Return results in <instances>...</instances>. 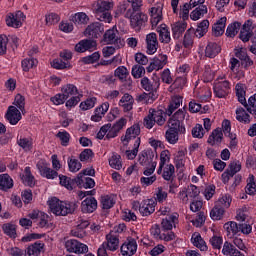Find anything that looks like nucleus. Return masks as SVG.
I'll list each match as a JSON object with an SVG mask.
<instances>
[{
    "mask_svg": "<svg viewBox=\"0 0 256 256\" xmlns=\"http://www.w3.org/2000/svg\"><path fill=\"white\" fill-rule=\"evenodd\" d=\"M113 7H115L113 0H97L92 4V11L98 21L111 23L113 21V15H111Z\"/></svg>",
    "mask_w": 256,
    "mask_h": 256,
    "instance_id": "nucleus-1",
    "label": "nucleus"
},
{
    "mask_svg": "<svg viewBox=\"0 0 256 256\" xmlns=\"http://www.w3.org/2000/svg\"><path fill=\"white\" fill-rule=\"evenodd\" d=\"M51 213L57 216L65 217L71 213H75L79 204L77 202H65L53 197L48 201Z\"/></svg>",
    "mask_w": 256,
    "mask_h": 256,
    "instance_id": "nucleus-2",
    "label": "nucleus"
},
{
    "mask_svg": "<svg viewBox=\"0 0 256 256\" xmlns=\"http://www.w3.org/2000/svg\"><path fill=\"white\" fill-rule=\"evenodd\" d=\"M125 17L126 19H130L131 28L136 31H139L148 19L147 15L141 12L131 14V9L126 12Z\"/></svg>",
    "mask_w": 256,
    "mask_h": 256,
    "instance_id": "nucleus-3",
    "label": "nucleus"
},
{
    "mask_svg": "<svg viewBox=\"0 0 256 256\" xmlns=\"http://www.w3.org/2000/svg\"><path fill=\"white\" fill-rule=\"evenodd\" d=\"M7 27L13 29H19L23 27V21H25V14L22 11L9 12L5 17Z\"/></svg>",
    "mask_w": 256,
    "mask_h": 256,
    "instance_id": "nucleus-4",
    "label": "nucleus"
},
{
    "mask_svg": "<svg viewBox=\"0 0 256 256\" xmlns=\"http://www.w3.org/2000/svg\"><path fill=\"white\" fill-rule=\"evenodd\" d=\"M36 167L41 177H44L45 179H56V177H59L57 170L51 169L49 163L43 159L37 162Z\"/></svg>",
    "mask_w": 256,
    "mask_h": 256,
    "instance_id": "nucleus-5",
    "label": "nucleus"
},
{
    "mask_svg": "<svg viewBox=\"0 0 256 256\" xmlns=\"http://www.w3.org/2000/svg\"><path fill=\"white\" fill-rule=\"evenodd\" d=\"M229 91H231V84L227 80H221L215 82L214 84V95L218 97V99H225L227 95H229Z\"/></svg>",
    "mask_w": 256,
    "mask_h": 256,
    "instance_id": "nucleus-6",
    "label": "nucleus"
},
{
    "mask_svg": "<svg viewBox=\"0 0 256 256\" xmlns=\"http://www.w3.org/2000/svg\"><path fill=\"white\" fill-rule=\"evenodd\" d=\"M65 248L69 253H76L78 255L82 253H87V251H89V247H87V245L75 239L67 240L65 243Z\"/></svg>",
    "mask_w": 256,
    "mask_h": 256,
    "instance_id": "nucleus-7",
    "label": "nucleus"
},
{
    "mask_svg": "<svg viewBox=\"0 0 256 256\" xmlns=\"http://www.w3.org/2000/svg\"><path fill=\"white\" fill-rule=\"evenodd\" d=\"M162 228L158 224H154L151 229L150 233L153 235L154 239H160V241H173L175 239V233L173 232H162Z\"/></svg>",
    "mask_w": 256,
    "mask_h": 256,
    "instance_id": "nucleus-8",
    "label": "nucleus"
},
{
    "mask_svg": "<svg viewBox=\"0 0 256 256\" xmlns=\"http://www.w3.org/2000/svg\"><path fill=\"white\" fill-rule=\"evenodd\" d=\"M4 118L10 125H17L23 119V116L21 115V110L17 109V107L9 106Z\"/></svg>",
    "mask_w": 256,
    "mask_h": 256,
    "instance_id": "nucleus-9",
    "label": "nucleus"
},
{
    "mask_svg": "<svg viewBox=\"0 0 256 256\" xmlns=\"http://www.w3.org/2000/svg\"><path fill=\"white\" fill-rule=\"evenodd\" d=\"M165 65H167V55L159 54L152 59V62L146 68V71L148 73H153V71H159L160 69H163Z\"/></svg>",
    "mask_w": 256,
    "mask_h": 256,
    "instance_id": "nucleus-10",
    "label": "nucleus"
},
{
    "mask_svg": "<svg viewBox=\"0 0 256 256\" xmlns=\"http://www.w3.org/2000/svg\"><path fill=\"white\" fill-rule=\"evenodd\" d=\"M146 53L148 55H155L157 53V49L159 48V40H157V34L155 32H151L146 35Z\"/></svg>",
    "mask_w": 256,
    "mask_h": 256,
    "instance_id": "nucleus-11",
    "label": "nucleus"
},
{
    "mask_svg": "<svg viewBox=\"0 0 256 256\" xmlns=\"http://www.w3.org/2000/svg\"><path fill=\"white\" fill-rule=\"evenodd\" d=\"M139 135H141V126L139 124H134L127 128L125 135L121 137V141L126 144L129 143V141H132V139L137 141V139H141Z\"/></svg>",
    "mask_w": 256,
    "mask_h": 256,
    "instance_id": "nucleus-12",
    "label": "nucleus"
},
{
    "mask_svg": "<svg viewBox=\"0 0 256 256\" xmlns=\"http://www.w3.org/2000/svg\"><path fill=\"white\" fill-rule=\"evenodd\" d=\"M161 83L159 81V78H153L149 79L147 77H144L141 79V87L144 89V91H147L148 93H155L157 94V89H159Z\"/></svg>",
    "mask_w": 256,
    "mask_h": 256,
    "instance_id": "nucleus-13",
    "label": "nucleus"
},
{
    "mask_svg": "<svg viewBox=\"0 0 256 256\" xmlns=\"http://www.w3.org/2000/svg\"><path fill=\"white\" fill-rule=\"evenodd\" d=\"M126 125H127V119L125 118H120L116 123L113 124V126H111L110 124V128L108 130L106 138L115 139V137L119 135L123 127H125Z\"/></svg>",
    "mask_w": 256,
    "mask_h": 256,
    "instance_id": "nucleus-14",
    "label": "nucleus"
},
{
    "mask_svg": "<svg viewBox=\"0 0 256 256\" xmlns=\"http://www.w3.org/2000/svg\"><path fill=\"white\" fill-rule=\"evenodd\" d=\"M120 251L123 256L135 255V253H137V241L133 238L128 239L122 244Z\"/></svg>",
    "mask_w": 256,
    "mask_h": 256,
    "instance_id": "nucleus-15",
    "label": "nucleus"
},
{
    "mask_svg": "<svg viewBox=\"0 0 256 256\" xmlns=\"http://www.w3.org/2000/svg\"><path fill=\"white\" fill-rule=\"evenodd\" d=\"M33 223L43 229V227H47L49 225V215L45 214V212L34 210L33 212Z\"/></svg>",
    "mask_w": 256,
    "mask_h": 256,
    "instance_id": "nucleus-16",
    "label": "nucleus"
},
{
    "mask_svg": "<svg viewBox=\"0 0 256 256\" xmlns=\"http://www.w3.org/2000/svg\"><path fill=\"white\" fill-rule=\"evenodd\" d=\"M119 32L115 29L107 30L104 34V41L112 45H117L118 47H123V40L119 38Z\"/></svg>",
    "mask_w": 256,
    "mask_h": 256,
    "instance_id": "nucleus-17",
    "label": "nucleus"
},
{
    "mask_svg": "<svg viewBox=\"0 0 256 256\" xmlns=\"http://www.w3.org/2000/svg\"><path fill=\"white\" fill-rule=\"evenodd\" d=\"M103 31V25L99 22L92 23L87 26L84 35L90 37L91 39H97L101 32Z\"/></svg>",
    "mask_w": 256,
    "mask_h": 256,
    "instance_id": "nucleus-18",
    "label": "nucleus"
},
{
    "mask_svg": "<svg viewBox=\"0 0 256 256\" xmlns=\"http://www.w3.org/2000/svg\"><path fill=\"white\" fill-rule=\"evenodd\" d=\"M74 181L80 189H93L95 187V180L91 177H83V174H78Z\"/></svg>",
    "mask_w": 256,
    "mask_h": 256,
    "instance_id": "nucleus-19",
    "label": "nucleus"
},
{
    "mask_svg": "<svg viewBox=\"0 0 256 256\" xmlns=\"http://www.w3.org/2000/svg\"><path fill=\"white\" fill-rule=\"evenodd\" d=\"M140 213L143 217H149V215L155 213V201L151 199L144 200L141 203Z\"/></svg>",
    "mask_w": 256,
    "mask_h": 256,
    "instance_id": "nucleus-20",
    "label": "nucleus"
},
{
    "mask_svg": "<svg viewBox=\"0 0 256 256\" xmlns=\"http://www.w3.org/2000/svg\"><path fill=\"white\" fill-rule=\"evenodd\" d=\"M222 141H223V130H221V128H216L210 134L207 140V143H209V145L213 147L215 145H221Z\"/></svg>",
    "mask_w": 256,
    "mask_h": 256,
    "instance_id": "nucleus-21",
    "label": "nucleus"
},
{
    "mask_svg": "<svg viewBox=\"0 0 256 256\" xmlns=\"http://www.w3.org/2000/svg\"><path fill=\"white\" fill-rule=\"evenodd\" d=\"M150 111L154 119V124L156 123V125H159L160 127L165 125V122L167 121V112L159 109L155 110L153 108H150Z\"/></svg>",
    "mask_w": 256,
    "mask_h": 256,
    "instance_id": "nucleus-22",
    "label": "nucleus"
},
{
    "mask_svg": "<svg viewBox=\"0 0 256 256\" xmlns=\"http://www.w3.org/2000/svg\"><path fill=\"white\" fill-rule=\"evenodd\" d=\"M16 143L25 153H29L33 150V138L31 137H17Z\"/></svg>",
    "mask_w": 256,
    "mask_h": 256,
    "instance_id": "nucleus-23",
    "label": "nucleus"
},
{
    "mask_svg": "<svg viewBox=\"0 0 256 256\" xmlns=\"http://www.w3.org/2000/svg\"><path fill=\"white\" fill-rule=\"evenodd\" d=\"M81 209L83 213H93L97 209V200L94 197H88L82 201Z\"/></svg>",
    "mask_w": 256,
    "mask_h": 256,
    "instance_id": "nucleus-24",
    "label": "nucleus"
},
{
    "mask_svg": "<svg viewBox=\"0 0 256 256\" xmlns=\"http://www.w3.org/2000/svg\"><path fill=\"white\" fill-rule=\"evenodd\" d=\"M221 53V46L216 42H209L205 49V57H209V59H214L218 54Z\"/></svg>",
    "mask_w": 256,
    "mask_h": 256,
    "instance_id": "nucleus-25",
    "label": "nucleus"
},
{
    "mask_svg": "<svg viewBox=\"0 0 256 256\" xmlns=\"http://www.w3.org/2000/svg\"><path fill=\"white\" fill-rule=\"evenodd\" d=\"M135 103V99L129 93H126L122 96L119 101V107H122L125 112L131 111L133 109V104Z\"/></svg>",
    "mask_w": 256,
    "mask_h": 256,
    "instance_id": "nucleus-26",
    "label": "nucleus"
},
{
    "mask_svg": "<svg viewBox=\"0 0 256 256\" xmlns=\"http://www.w3.org/2000/svg\"><path fill=\"white\" fill-rule=\"evenodd\" d=\"M104 245L107 247L108 251H117V249H119V238L113 234H107Z\"/></svg>",
    "mask_w": 256,
    "mask_h": 256,
    "instance_id": "nucleus-27",
    "label": "nucleus"
},
{
    "mask_svg": "<svg viewBox=\"0 0 256 256\" xmlns=\"http://www.w3.org/2000/svg\"><path fill=\"white\" fill-rule=\"evenodd\" d=\"M159 33V41L161 43H171V32H169V27L167 25L162 24L159 28H157Z\"/></svg>",
    "mask_w": 256,
    "mask_h": 256,
    "instance_id": "nucleus-28",
    "label": "nucleus"
},
{
    "mask_svg": "<svg viewBox=\"0 0 256 256\" xmlns=\"http://www.w3.org/2000/svg\"><path fill=\"white\" fill-rule=\"evenodd\" d=\"M107 111H109V102H105L100 107L96 108L95 114L92 115L91 120L95 123H99Z\"/></svg>",
    "mask_w": 256,
    "mask_h": 256,
    "instance_id": "nucleus-29",
    "label": "nucleus"
},
{
    "mask_svg": "<svg viewBox=\"0 0 256 256\" xmlns=\"http://www.w3.org/2000/svg\"><path fill=\"white\" fill-rule=\"evenodd\" d=\"M155 158V153L153 151L148 150V151H143L139 155V163L143 167H147V165H151V161H154L153 159Z\"/></svg>",
    "mask_w": 256,
    "mask_h": 256,
    "instance_id": "nucleus-30",
    "label": "nucleus"
},
{
    "mask_svg": "<svg viewBox=\"0 0 256 256\" xmlns=\"http://www.w3.org/2000/svg\"><path fill=\"white\" fill-rule=\"evenodd\" d=\"M11 256H33V244H30L26 250H22L19 247H12L9 250Z\"/></svg>",
    "mask_w": 256,
    "mask_h": 256,
    "instance_id": "nucleus-31",
    "label": "nucleus"
},
{
    "mask_svg": "<svg viewBox=\"0 0 256 256\" xmlns=\"http://www.w3.org/2000/svg\"><path fill=\"white\" fill-rule=\"evenodd\" d=\"M185 29H187V23L185 22H176L172 24V35L174 39H180L181 35L185 33Z\"/></svg>",
    "mask_w": 256,
    "mask_h": 256,
    "instance_id": "nucleus-32",
    "label": "nucleus"
},
{
    "mask_svg": "<svg viewBox=\"0 0 256 256\" xmlns=\"http://www.w3.org/2000/svg\"><path fill=\"white\" fill-rule=\"evenodd\" d=\"M181 103H183V97L181 96H173L172 100L166 110V114L171 117V115H173V112L176 109H179V107H181Z\"/></svg>",
    "mask_w": 256,
    "mask_h": 256,
    "instance_id": "nucleus-33",
    "label": "nucleus"
},
{
    "mask_svg": "<svg viewBox=\"0 0 256 256\" xmlns=\"http://www.w3.org/2000/svg\"><path fill=\"white\" fill-rule=\"evenodd\" d=\"M9 189H13V178L9 174L0 175V190L9 191Z\"/></svg>",
    "mask_w": 256,
    "mask_h": 256,
    "instance_id": "nucleus-34",
    "label": "nucleus"
},
{
    "mask_svg": "<svg viewBox=\"0 0 256 256\" xmlns=\"http://www.w3.org/2000/svg\"><path fill=\"white\" fill-rule=\"evenodd\" d=\"M227 23V17L220 18L213 26V33L215 37H220L225 33V24Z\"/></svg>",
    "mask_w": 256,
    "mask_h": 256,
    "instance_id": "nucleus-35",
    "label": "nucleus"
},
{
    "mask_svg": "<svg viewBox=\"0 0 256 256\" xmlns=\"http://www.w3.org/2000/svg\"><path fill=\"white\" fill-rule=\"evenodd\" d=\"M2 231L4 235H7V237H10V239H15L17 237V225L13 223L3 224Z\"/></svg>",
    "mask_w": 256,
    "mask_h": 256,
    "instance_id": "nucleus-36",
    "label": "nucleus"
},
{
    "mask_svg": "<svg viewBox=\"0 0 256 256\" xmlns=\"http://www.w3.org/2000/svg\"><path fill=\"white\" fill-rule=\"evenodd\" d=\"M224 229L227 233V237L232 239L234 235H237L239 233V224L235 221H230L224 224Z\"/></svg>",
    "mask_w": 256,
    "mask_h": 256,
    "instance_id": "nucleus-37",
    "label": "nucleus"
},
{
    "mask_svg": "<svg viewBox=\"0 0 256 256\" xmlns=\"http://www.w3.org/2000/svg\"><path fill=\"white\" fill-rule=\"evenodd\" d=\"M207 31H209V20H203L198 24L194 31V35L198 37V39H201V37H205Z\"/></svg>",
    "mask_w": 256,
    "mask_h": 256,
    "instance_id": "nucleus-38",
    "label": "nucleus"
},
{
    "mask_svg": "<svg viewBox=\"0 0 256 256\" xmlns=\"http://www.w3.org/2000/svg\"><path fill=\"white\" fill-rule=\"evenodd\" d=\"M191 241L193 243L194 247H197V249H200V251H207V244L205 243V240L201 237V234L194 233L192 235Z\"/></svg>",
    "mask_w": 256,
    "mask_h": 256,
    "instance_id": "nucleus-39",
    "label": "nucleus"
},
{
    "mask_svg": "<svg viewBox=\"0 0 256 256\" xmlns=\"http://www.w3.org/2000/svg\"><path fill=\"white\" fill-rule=\"evenodd\" d=\"M177 222V216L171 215L168 218L162 219L161 229L162 231H171L173 229V225Z\"/></svg>",
    "mask_w": 256,
    "mask_h": 256,
    "instance_id": "nucleus-40",
    "label": "nucleus"
},
{
    "mask_svg": "<svg viewBox=\"0 0 256 256\" xmlns=\"http://www.w3.org/2000/svg\"><path fill=\"white\" fill-rule=\"evenodd\" d=\"M61 91L66 99H69V97H73L75 95H79V90L77 89V86L73 84L64 85Z\"/></svg>",
    "mask_w": 256,
    "mask_h": 256,
    "instance_id": "nucleus-41",
    "label": "nucleus"
},
{
    "mask_svg": "<svg viewBox=\"0 0 256 256\" xmlns=\"http://www.w3.org/2000/svg\"><path fill=\"white\" fill-rule=\"evenodd\" d=\"M242 105L245 107L246 111L256 119V94L248 99V103L246 101L245 104Z\"/></svg>",
    "mask_w": 256,
    "mask_h": 256,
    "instance_id": "nucleus-42",
    "label": "nucleus"
},
{
    "mask_svg": "<svg viewBox=\"0 0 256 256\" xmlns=\"http://www.w3.org/2000/svg\"><path fill=\"white\" fill-rule=\"evenodd\" d=\"M204 15H207V6L200 5L191 12L190 18L192 19V21H199V19H201V17H203Z\"/></svg>",
    "mask_w": 256,
    "mask_h": 256,
    "instance_id": "nucleus-43",
    "label": "nucleus"
},
{
    "mask_svg": "<svg viewBox=\"0 0 256 256\" xmlns=\"http://www.w3.org/2000/svg\"><path fill=\"white\" fill-rule=\"evenodd\" d=\"M250 115L243 108L236 109V119L239 123H244V125H248L251 123Z\"/></svg>",
    "mask_w": 256,
    "mask_h": 256,
    "instance_id": "nucleus-44",
    "label": "nucleus"
},
{
    "mask_svg": "<svg viewBox=\"0 0 256 256\" xmlns=\"http://www.w3.org/2000/svg\"><path fill=\"white\" fill-rule=\"evenodd\" d=\"M10 107H16L17 110L21 111V113H25V96L21 94H16L14 97L13 105Z\"/></svg>",
    "mask_w": 256,
    "mask_h": 256,
    "instance_id": "nucleus-45",
    "label": "nucleus"
},
{
    "mask_svg": "<svg viewBox=\"0 0 256 256\" xmlns=\"http://www.w3.org/2000/svg\"><path fill=\"white\" fill-rule=\"evenodd\" d=\"M233 201V199L231 198V195L229 194H225L222 197H220L218 199V201L215 202V205H217V207H221L222 209H229V207H231V202Z\"/></svg>",
    "mask_w": 256,
    "mask_h": 256,
    "instance_id": "nucleus-46",
    "label": "nucleus"
},
{
    "mask_svg": "<svg viewBox=\"0 0 256 256\" xmlns=\"http://www.w3.org/2000/svg\"><path fill=\"white\" fill-rule=\"evenodd\" d=\"M71 21L78 25H87L89 23V16L85 12H78L71 17Z\"/></svg>",
    "mask_w": 256,
    "mask_h": 256,
    "instance_id": "nucleus-47",
    "label": "nucleus"
},
{
    "mask_svg": "<svg viewBox=\"0 0 256 256\" xmlns=\"http://www.w3.org/2000/svg\"><path fill=\"white\" fill-rule=\"evenodd\" d=\"M223 215H225V209L215 204L210 212L211 219H213V221H221V219H223Z\"/></svg>",
    "mask_w": 256,
    "mask_h": 256,
    "instance_id": "nucleus-48",
    "label": "nucleus"
},
{
    "mask_svg": "<svg viewBox=\"0 0 256 256\" xmlns=\"http://www.w3.org/2000/svg\"><path fill=\"white\" fill-rule=\"evenodd\" d=\"M22 182L27 187H33V174L31 173V167L27 166L24 169V174L21 177Z\"/></svg>",
    "mask_w": 256,
    "mask_h": 256,
    "instance_id": "nucleus-49",
    "label": "nucleus"
},
{
    "mask_svg": "<svg viewBox=\"0 0 256 256\" xmlns=\"http://www.w3.org/2000/svg\"><path fill=\"white\" fill-rule=\"evenodd\" d=\"M165 139L170 145H176L179 142V132L177 130H167L165 133Z\"/></svg>",
    "mask_w": 256,
    "mask_h": 256,
    "instance_id": "nucleus-50",
    "label": "nucleus"
},
{
    "mask_svg": "<svg viewBox=\"0 0 256 256\" xmlns=\"http://www.w3.org/2000/svg\"><path fill=\"white\" fill-rule=\"evenodd\" d=\"M173 175H175V166L168 164L165 166L162 177L165 181H173Z\"/></svg>",
    "mask_w": 256,
    "mask_h": 256,
    "instance_id": "nucleus-51",
    "label": "nucleus"
},
{
    "mask_svg": "<svg viewBox=\"0 0 256 256\" xmlns=\"http://www.w3.org/2000/svg\"><path fill=\"white\" fill-rule=\"evenodd\" d=\"M155 99H157V94L149 92L140 94L137 101H140L141 103H153Z\"/></svg>",
    "mask_w": 256,
    "mask_h": 256,
    "instance_id": "nucleus-52",
    "label": "nucleus"
},
{
    "mask_svg": "<svg viewBox=\"0 0 256 256\" xmlns=\"http://www.w3.org/2000/svg\"><path fill=\"white\" fill-rule=\"evenodd\" d=\"M236 96L238 97V101L239 103H241V105H245V102L247 101V99L245 98V85L243 84H237L236 87Z\"/></svg>",
    "mask_w": 256,
    "mask_h": 256,
    "instance_id": "nucleus-53",
    "label": "nucleus"
},
{
    "mask_svg": "<svg viewBox=\"0 0 256 256\" xmlns=\"http://www.w3.org/2000/svg\"><path fill=\"white\" fill-rule=\"evenodd\" d=\"M141 146V138H137L134 142V148L132 150L126 151L127 159H135L139 153V147Z\"/></svg>",
    "mask_w": 256,
    "mask_h": 256,
    "instance_id": "nucleus-54",
    "label": "nucleus"
},
{
    "mask_svg": "<svg viewBox=\"0 0 256 256\" xmlns=\"http://www.w3.org/2000/svg\"><path fill=\"white\" fill-rule=\"evenodd\" d=\"M109 165L112 169H116L119 171L123 164L121 163V156L119 154H113L109 159Z\"/></svg>",
    "mask_w": 256,
    "mask_h": 256,
    "instance_id": "nucleus-55",
    "label": "nucleus"
},
{
    "mask_svg": "<svg viewBox=\"0 0 256 256\" xmlns=\"http://www.w3.org/2000/svg\"><path fill=\"white\" fill-rule=\"evenodd\" d=\"M68 166H69V171H71V173H77V171H80L81 167H83L81 162H79L73 156L70 159H68Z\"/></svg>",
    "mask_w": 256,
    "mask_h": 256,
    "instance_id": "nucleus-56",
    "label": "nucleus"
},
{
    "mask_svg": "<svg viewBox=\"0 0 256 256\" xmlns=\"http://www.w3.org/2000/svg\"><path fill=\"white\" fill-rule=\"evenodd\" d=\"M239 29H241V23L234 22V23L230 24L226 30L227 37H235V35H237V33H239Z\"/></svg>",
    "mask_w": 256,
    "mask_h": 256,
    "instance_id": "nucleus-57",
    "label": "nucleus"
},
{
    "mask_svg": "<svg viewBox=\"0 0 256 256\" xmlns=\"http://www.w3.org/2000/svg\"><path fill=\"white\" fill-rule=\"evenodd\" d=\"M225 137H229V139H236L235 134L231 133V121L229 120H224L222 122V129Z\"/></svg>",
    "mask_w": 256,
    "mask_h": 256,
    "instance_id": "nucleus-58",
    "label": "nucleus"
},
{
    "mask_svg": "<svg viewBox=\"0 0 256 256\" xmlns=\"http://www.w3.org/2000/svg\"><path fill=\"white\" fill-rule=\"evenodd\" d=\"M247 181H248L246 185L247 195H255L256 194L255 176L250 175Z\"/></svg>",
    "mask_w": 256,
    "mask_h": 256,
    "instance_id": "nucleus-59",
    "label": "nucleus"
},
{
    "mask_svg": "<svg viewBox=\"0 0 256 256\" xmlns=\"http://www.w3.org/2000/svg\"><path fill=\"white\" fill-rule=\"evenodd\" d=\"M195 33V30L189 29L184 35V41L183 45L186 49H189V47L193 46V34Z\"/></svg>",
    "mask_w": 256,
    "mask_h": 256,
    "instance_id": "nucleus-60",
    "label": "nucleus"
},
{
    "mask_svg": "<svg viewBox=\"0 0 256 256\" xmlns=\"http://www.w3.org/2000/svg\"><path fill=\"white\" fill-rule=\"evenodd\" d=\"M143 125L146 129H153V127H155V120L153 118L151 109H149L148 114L144 117Z\"/></svg>",
    "mask_w": 256,
    "mask_h": 256,
    "instance_id": "nucleus-61",
    "label": "nucleus"
},
{
    "mask_svg": "<svg viewBox=\"0 0 256 256\" xmlns=\"http://www.w3.org/2000/svg\"><path fill=\"white\" fill-rule=\"evenodd\" d=\"M41 253H45V243L38 240L33 244V256H39Z\"/></svg>",
    "mask_w": 256,
    "mask_h": 256,
    "instance_id": "nucleus-62",
    "label": "nucleus"
},
{
    "mask_svg": "<svg viewBox=\"0 0 256 256\" xmlns=\"http://www.w3.org/2000/svg\"><path fill=\"white\" fill-rule=\"evenodd\" d=\"M145 75V67L141 65H135L132 67V76L134 79H141Z\"/></svg>",
    "mask_w": 256,
    "mask_h": 256,
    "instance_id": "nucleus-63",
    "label": "nucleus"
},
{
    "mask_svg": "<svg viewBox=\"0 0 256 256\" xmlns=\"http://www.w3.org/2000/svg\"><path fill=\"white\" fill-rule=\"evenodd\" d=\"M101 205L103 209H111L115 205V200L111 196H103L101 198Z\"/></svg>",
    "mask_w": 256,
    "mask_h": 256,
    "instance_id": "nucleus-64",
    "label": "nucleus"
}]
</instances>
